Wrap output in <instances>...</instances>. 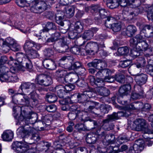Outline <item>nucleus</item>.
<instances>
[{"mask_svg":"<svg viewBox=\"0 0 153 153\" xmlns=\"http://www.w3.org/2000/svg\"><path fill=\"white\" fill-rule=\"evenodd\" d=\"M17 68L14 67H11L10 69L6 66H2L0 69V80L1 82H15L19 81V78L15 74Z\"/></svg>","mask_w":153,"mask_h":153,"instance_id":"1","label":"nucleus"},{"mask_svg":"<svg viewBox=\"0 0 153 153\" xmlns=\"http://www.w3.org/2000/svg\"><path fill=\"white\" fill-rule=\"evenodd\" d=\"M142 103L141 102H134L125 107L117 105V108L120 109H123L124 111H119L117 113L114 112L110 115L109 118L118 120L122 117H128L131 114L130 111L132 110L139 109L140 108L139 106Z\"/></svg>","mask_w":153,"mask_h":153,"instance_id":"2","label":"nucleus"},{"mask_svg":"<svg viewBox=\"0 0 153 153\" xmlns=\"http://www.w3.org/2000/svg\"><path fill=\"white\" fill-rule=\"evenodd\" d=\"M119 5L124 7L128 5L131 8H136L134 12L130 13L131 15L135 16L137 14L139 11L138 7L141 4V1L143 2L144 0H118Z\"/></svg>","mask_w":153,"mask_h":153,"instance_id":"3","label":"nucleus"},{"mask_svg":"<svg viewBox=\"0 0 153 153\" xmlns=\"http://www.w3.org/2000/svg\"><path fill=\"white\" fill-rule=\"evenodd\" d=\"M49 6V4L47 1L34 0L30 10L32 12L34 13H40L47 10Z\"/></svg>","mask_w":153,"mask_h":153,"instance_id":"4","label":"nucleus"},{"mask_svg":"<svg viewBox=\"0 0 153 153\" xmlns=\"http://www.w3.org/2000/svg\"><path fill=\"white\" fill-rule=\"evenodd\" d=\"M134 125L135 127L134 130L137 131H143L145 134H153V130L150 127H146V122L143 119L138 118L134 122Z\"/></svg>","mask_w":153,"mask_h":153,"instance_id":"5","label":"nucleus"},{"mask_svg":"<svg viewBox=\"0 0 153 153\" xmlns=\"http://www.w3.org/2000/svg\"><path fill=\"white\" fill-rule=\"evenodd\" d=\"M133 67H129L128 69L129 73L131 75L135 76V80L137 84L140 85H142L145 84L147 80V76L143 74H136V73L134 71Z\"/></svg>","mask_w":153,"mask_h":153,"instance_id":"6","label":"nucleus"},{"mask_svg":"<svg viewBox=\"0 0 153 153\" xmlns=\"http://www.w3.org/2000/svg\"><path fill=\"white\" fill-rule=\"evenodd\" d=\"M131 86L130 85L127 84L121 86L119 89V92L120 96L117 98V100L119 103L122 105H125L126 103V101H123V96L127 95L130 92Z\"/></svg>","mask_w":153,"mask_h":153,"instance_id":"7","label":"nucleus"},{"mask_svg":"<svg viewBox=\"0 0 153 153\" xmlns=\"http://www.w3.org/2000/svg\"><path fill=\"white\" fill-rule=\"evenodd\" d=\"M37 84L42 85L48 86L52 83L51 78L44 74H40L37 76L35 79Z\"/></svg>","mask_w":153,"mask_h":153,"instance_id":"8","label":"nucleus"},{"mask_svg":"<svg viewBox=\"0 0 153 153\" xmlns=\"http://www.w3.org/2000/svg\"><path fill=\"white\" fill-rule=\"evenodd\" d=\"M40 48L39 45L35 44L31 40H26L23 46V49L26 53L33 50L35 48L39 50Z\"/></svg>","mask_w":153,"mask_h":153,"instance_id":"9","label":"nucleus"},{"mask_svg":"<svg viewBox=\"0 0 153 153\" xmlns=\"http://www.w3.org/2000/svg\"><path fill=\"white\" fill-rule=\"evenodd\" d=\"M113 20V17H107L105 23V26L108 28H111L114 32H117L120 31L121 28V23L118 22L111 24L110 22V21Z\"/></svg>","mask_w":153,"mask_h":153,"instance_id":"10","label":"nucleus"},{"mask_svg":"<svg viewBox=\"0 0 153 153\" xmlns=\"http://www.w3.org/2000/svg\"><path fill=\"white\" fill-rule=\"evenodd\" d=\"M35 84L29 82H22L19 87V89L22 91V93H24L25 91L27 93H29L32 90H35Z\"/></svg>","mask_w":153,"mask_h":153,"instance_id":"11","label":"nucleus"},{"mask_svg":"<svg viewBox=\"0 0 153 153\" xmlns=\"http://www.w3.org/2000/svg\"><path fill=\"white\" fill-rule=\"evenodd\" d=\"M12 145L18 153H24L29 149L27 145L21 142L16 141Z\"/></svg>","mask_w":153,"mask_h":153,"instance_id":"12","label":"nucleus"},{"mask_svg":"<svg viewBox=\"0 0 153 153\" xmlns=\"http://www.w3.org/2000/svg\"><path fill=\"white\" fill-rule=\"evenodd\" d=\"M90 67H93L99 70H102L107 66L106 62L100 60L95 59L91 62L88 64Z\"/></svg>","mask_w":153,"mask_h":153,"instance_id":"13","label":"nucleus"},{"mask_svg":"<svg viewBox=\"0 0 153 153\" xmlns=\"http://www.w3.org/2000/svg\"><path fill=\"white\" fill-rule=\"evenodd\" d=\"M99 49L98 45L96 42H91L87 44L85 50L87 53L90 54L94 51H97Z\"/></svg>","mask_w":153,"mask_h":153,"instance_id":"14","label":"nucleus"},{"mask_svg":"<svg viewBox=\"0 0 153 153\" xmlns=\"http://www.w3.org/2000/svg\"><path fill=\"white\" fill-rule=\"evenodd\" d=\"M145 40V39L140 34L137 35L134 37L130 40V45L131 47L135 48V45L138 43Z\"/></svg>","mask_w":153,"mask_h":153,"instance_id":"15","label":"nucleus"},{"mask_svg":"<svg viewBox=\"0 0 153 153\" xmlns=\"http://www.w3.org/2000/svg\"><path fill=\"white\" fill-rule=\"evenodd\" d=\"M34 130L33 128L27 125L24 127L22 126L19 128L16 131V133L19 134H29L33 133Z\"/></svg>","mask_w":153,"mask_h":153,"instance_id":"16","label":"nucleus"},{"mask_svg":"<svg viewBox=\"0 0 153 153\" xmlns=\"http://www.w3.org/2000/svg\"><path fill=\"white\" fill-rule=\"evenodd\" d=\"M16 42L13 39L9 37L7 38L5 41L0 39V45H1L2 44V46L3 47L7 46L9 48Z\"/></svg>","mask_w":153,"mask_h":153,"instance_id":"17","label":"nucleus"},{"mask_svg":"<svg viewBox=\"0 0 153 153\" xmlns=\"http://www.w3.org/2000/svg\"><path fill=\"white\" fill-rule=\"evenodd\" d=\"M91 92L90 91H84L83 94H78L77 95L78 101L80 103H84L87 100V97H90L89 95Z\"/></svg>","mask_w":153,"mask_h":153,"instance_id":"18","label":"nucleus"},{"mask_svg":"<svg viewBox=\"0 0 153 153\" xmlns=\"http://www.w3.org/2000/svg\"><path fill=\"white\" fill-rule=\"evenodd\" d=\"M43 64L44 67L50 70H54L56 68L54 62L51 59L44 60L43 62Z\"/></svg>","mask_w":153,"mask_h":153,"instance_id":"19","label":"nucleus"},{"mask_svg":"<svg viewBox=\"0 0 153 153\" xmlns=\"http://www.w3.org/2000/svg\"><path fill=\"white\" fill-rule=\"evenodd\" d=\"M67 75V72L66 71L62 69H59L57 70L55 73V76L56 79L60 81V80L63 79L65 80L66 76Z\"/></svg>","mask_w":153,"mask_h":153,"instance_id":"20","label":"nucleus"},{"mask_svg":"<svg viewBox=\"0 0 153 153\" xmlns=\"http://www.w3.org/2000/svg\"><path fill=\"white\" fill-rule=\"evenodd\" d=\"M143 28L142 29V30H144L146 31V36L148 37H153V27L150 26L149 25H146L143 26V25H141L140 26V28Z\"/></svg>","mask_w":153,"mask_h":153,"instance_id":"21","label":"nucleus"},{"mask_svg":"<svg viewBox=\"0 0 153 153\" xmlns=\"http://www.w3.org/2000/svg\"><path fill=\"white\" fill-rule=\"evenodd\" d=\"M145 146L144 141L142 139H140L135 141L134 144V148L135 150H138L140 152L144 149Z\"/></svg>","mask_w":153,"mask_h":153,"instance_id":"22","label":"nucleus"},{"mask_svg":"<svg viewBox=\"0 0 153 153\" xmlns=\"http://www.w3.org/2000/svg\"><path fill=\"white\" fill-rule=\"evenodd\" d=\"M149 45L146 40L141 42L138 43L135 45V48L138 51H146L149 49Z\"/></svg>","mask_w":153,"mask_h":153,"instance_id":"23","label":"nucleus"},{"mask_svg":"<svg viewBox=\"0 0 153 153\" xmlns=\"http://www.w3.org/2000/svg\"><path fill=\"white\" fill-rule=\"evenodd\" d=\"M37 115L35 113H32L29 114L27 117L25 122L28 124H33L36 121Z\"/></svg>","mask_w":153,"mask_h":153,"instance_id":"24","label":"nucleus"},{"mask_svg":"<svg viewBox=\"0 0 153 153\" xmlns=\"http://www.w3.org/2000/svg\"><path fill=\"white\" fill-rule=\"evenodd\" d=\"M137 30L136 27L133 25H129L127 26L126 29V34L129 37L133 36Z\"/></svg>","mask_w":153,"mask_h":153,"instance_id":"25","label":"nucleus"},{"mask_svg":"<svg viewBox=\"0 0 153 153\" xmlns=\"http://www.w3.org/2000/svg\"><path fill=\"white\" fill-rule=\"evenodd\" d=\"M79 79L78 75L76 74L69 73L66 76L65 80L70 82H76Z\"/></svg>","mask_w":153,"mask_h":153,"instance_id":"26","label":"nucleus"},{"mask_svg":"<svg viewBox=\"0 0 153 153\" xmlns=\"http://www.w3.org/2000/svg\"><path fill=\"white\" fill-rule=\"evenodd\" d=\"M97 91L98 94L103 97L108 96L110 93L109 91L107 88L103 87L97 88Z\"/></svg>","mask_w":153,"mask_h":153,"instance_id":"27","label":"nucleus"},{"mask_svg":"<svg viewBox=\"0 0 153 153\" xmlns=\"http://www.w3.org/2000/svg\"><path fill=\"white\" fill-rule=\"evenodd\" d=\"M23 96V99H21L20 104L22 105L23 106H29L30 105L29 97L24 93H21L18 94Z\"/></svg>","mask_w":153,"mask_h":153,"instance_id":"28","label":"nucleus"},{"mask_svg":"<svg viewBox=\"0 0 153 153\" xmlns=\"http://www.w3.org/2000/svg\"><path fill=\"white\" fill-rule=\"evenodd\" d=\"M107 6L111 9H114L117 7L119 5L118 0H108Z\"/></svg>","mask_w":153,"mask_h":153,"instance_id":"29","label":"nucleus"},{"mask_svg":"<svg viewBox=\"0 0 153 153\" xmlns=\"http://www.w3.org/2000/svg\"><path fill=\"white\" fill-rule=\"evenodd\" d=\"M35 90H32L28 93L30 98L33 100L32 104L35 105L38 102L37 98L38 97L37 94L36 93Z\"/></svg>","mask_w":153,"mask_h":153,"instance_id":"30","label":"nucleus"},{"mask_svg":"<svg viewBox=\"0 0 153 153\" xmlns=\"http://www.w3.org/2000/svg\"><path fill=\"white\" fill-rule=\"evenodd\" d=\"M56 89L57 91V94L59 97L63 98L64 94L65 93V91L64 86L62 85H59L56 87Z\"/></svg>","mask_w":153,"mask_h":153,"instance_id":"31","label":"nucleus"},{"mask_svg":"<svg viewBox=\"0 0 153 153\" xmlns=\"http://www.w3.org/2000/svg\"><path fill=\"white\" fill-rule=\"evenodd\" d=\"M31 51L30 52L26 53H27V58L35 59L39 57V54L35 50Z\"/></svg>","mask_w":153,"mask_h":153,"instance_id":"32","label":"nucleus"},{"mask_svg":"<svg viewBox=\"0 0 153 153\" xmlns=\"http://www.w3.org/2000/svg\"><path fill=\"white\" fill-rule=\"evenodd\" d=\"M75 8L73 6L68 7L66 10L65 16L68 18L72 17L74 14Z\"/></svg>","mask_w":153,"mask_h":153,"instance_id":"33","label":"nucleus"},{"mask_svg":"<svg viewBox=\"0 0 153 153\" xmlns=\"http://www.w3.org/2000/svg\"><path fill=\"white\" fill-rule=\"evenodd\" d=\"M57 97L54 94H48L46 96V99L50 103H53L57 100Z\"/></svg>","mask_w":153,"mask_h":153,"instance_id":"34","label":"nucleus"},{"mask_svg":"<svg viewBox=\"0 0 153 153\" xmlns=\"http://www.w3.org/2000/svg\"><path fill=\"white\" fill-rule=\"evenodd\" d=\"M110 116V115L108 116V118L104 120L103 121V127L104 129L106 130L109 131L110 130L112 129L113 128L114 126V125L113 124H112L111 125V126L107 128L105 127V126H106V125L105 124L109 123L111 120H114V119H110L109 118Z\"/></svg>","mask_w":153,"mask_h":153,"instance_id":"35","label":"nucleus"},{"mask_svg":"<svg viewBox=\"0 0 153 153\" xmlns=\"http://www.w3.org/2000/svg\"><path fill=\"white\" fill-rule=\"evenodd\" d=\"M132 135V136H131L130 138L126 136L123 137H119L117 140V141L119 144H122L123 143L127 142L129 140H133L135 138L134 137H133V138H132V136L133 135Z\"/></svg>","mask_w":153,"mask_h":153,"instance_id":"36","label":"nucleus"},{"mask_svg":"<svg viewBox=\"0 0 153 153\" xmlns=\"http://www.w3.org/2000/svg\"><path fill=\"white\" fill-rule=\"evenodd\" d=\"M56 28L55 24L52 22H48L46 25V28L42 30L43 32H48L49 30L55 29Z\"/></svg>","mask_w":153,"mask_h":153,"instance_id":"37","label":"nucleus"},{"mask_svg":"<svg viewBox=\"0 0 153 153\" xmlns=\"http://www.w3.org/2000/svg\"><path fill=\"white\" fill-rule=\"evenodd\" d=\"M87 103L88 104H89L90 103H91V105L89 107L88 109V111H91L94 114H96L94 111L93 110L92 111V110H93L94 109H97V106H99V104L97 102L91 101H88Z\"/></svg>","mask_w":153,"mask_h":153,"instance_id":"38","label":"nucleus"},{"mask_svg":"<svg viewBox=\"0 0 153 153\" xmlns=\"http://www.w3.org/2000/svg\"><path fill=\"white\" fill-rule=\"evenodd\" d=\"M93 33L90 30H86L84 33L82 38L87 40H90L93 36Z\"/></svg>","mask_w":153,"mask_h":153,"instance_id":"39","label":"nucleus"},{"mask_svg":"<svg viewBox=\"0 0 153 153\" xmlns=\"http://www.w3.org/2000/svg\"><path fill=\"white\" fill-rule=\"evenodd\" d=\"M83 27L80 22H77L75 25L74 31L78 33L82 32Z\"/></svg>","mask_w":153,"mask_h":153,"instance_id":"40","label":"nucleus"},{"mask_svg":"<svg viewBox=\"0 0 153 153\" xmlns=\"http://www.w3.org/2000/svg\"><path fill=\"white\" fill-rule=\"evenodd\" d=\"M117 51L119 55L121 56L127 54L128 53L129 50L126 47H122L119 48Z\"/></svg>","mask_w":153,"mask_h":153,"instance_id":"41","label":"nucleus"},{"mask_svg":"<svg viewBox=\"0 0 153 153\" xmlns=\"http://www.w3.org/2000/svg\"><path fill=\"white\" fill-rule=\"evenodd\" d=\"M99 106H100V110L102 114H104L105 113H108V105L103 103L100 105H99Z\"/></svg>","mask_w":153,"mask_h":153,"instance_id":"42","label":"nucleus"},{"mask_svg":"<svg viewBox=\"0 0 153 153\" xmlns=\"http://www.w3.org/2000/svg\"><path fill=\"white\" fill-rule=\"evenodd\" d=\"M115 79V77H114L113 76H105L104 79H101L100 80L102 81V85H103L104 81L109 82H112Z\"/></svg>","mask_w":153,"mask_h":153,"instance_id":"43","label":"nucleus"},{"mask_svg":"<svg viewBox=\"0 0 153 153\" xmlns=\"http://www.w3.org/2000/svg\"><path fill=\"white\" fill-rule=\"evenodd\" d=\"M134 91L139 94L142 93V97H144V95L143 88L140 85H136L134 87Z\"/></svg>","mask_w":153,"mask_h":153,"instance_id":"44","label":"nucleus"},{"mask_svg":"<svg viewBox=\"0 0 153 153\" xmlns=\"http://www.w3.org/2000/svg\"><path fill=\"white\" fill-rule=\"evenodd\" d=\"M81 111H77V112L74 113V112H69L68 114V117L71 120H74L76 117L79 116V114H81Z\"/></svg>","mask_w":153,"mask_h":153,"instance_id":"45","label":"nucleus"},{"mask_svg":"<svg viewBox=\"0 0 153 153\" xmlns=\"http://www.w3.org/2000/svg\"><path fill=\"white\" fill-rule=\"evenodd\" d=\"M1 137L4 141H11L13 137V134H2Z\"/></svg>","mask_w":153,"mask_h":153,"instance_id":"46","label":"nucleus"},{"mask_svg":"<svg viewBox=\"0 0 153 153\" xmlns=\"http://www.w3.org/2000/svg\"><path fill=\"white\" fill-rule=\"evenodd\" d=\"M53 51L50 48L46 49L44 51V56L47 57L51 56L53 55Z\"/></svg>","mask_w":153,"mask_h":153,"instance_id":"47","label":"nucleus"},{"mask_svg":"<svg viewBox=\"0 0 153 153\" xmlns=\"http://www.w3.org/2000/svg\"><path fill=\"white\" fill-rule=\"evenodd\" d=\"M96 74V76L97 79V81H99L100 83H102V81H101V79H103V76L104 73L102 72V70H100Z\"/></svg>","mask_w":153,"mask_h":153,"instance_id":"48","label":"nucleus"},{"mask_svg":"<svg viewBox=\"0 0 153 153\" xmlns=\"http://www.w3.org/2000/svg\"><path fill=\"white\" fill-rule=\"evenodd\" d=\"M76 129L79 131V133H81V131H88L89 129H88L86 126H85L84 125L82 124H76L75 126Z\"/></svg>","mask_w":153,"mask_h":153,"instance_id":"49","label":"nucleus"},{"mask_svg":"<svg viewBox=\"0 0 153 153\" xmlns=\"http://www.w3.org/2000/svg\"><path fill=\"white\" fill-rule=\"evenodd\" d=\"M147 17L149 20L153 19V7L148 8Z\"/></svg>","mask_w":153,"mask_h":153,"instance_id":"50","label":"nucleus"},{"mask_svg":"<svg viewBox=\"0 0 153 153\" xmlns=\"http://www.w3.org/2000/svg\"><path fill=\"white\" fill-rule=\"evenodd\" d=\"M45 108L47 111L49 112H54L56 110V107L54 105H51L49 106H46Z\"/></svg>","mask_w":153,"mask_h":153,"instance_id":"51","label":"nucleus"},{"mask_svg":"<svg viewBox=\"0 0 153 153\" xmlns=\"http://www.w3.org/2000/svg\"><path fill=\"white\" fill-rule=\"evenodd\" d=\"M131 48L132 49H131V56L134 58L136 57L137 56H138L139 55V53L138 52V51H137L136 49V48Z\"/></svg>","mask_w":153,"mask_h":153,"instance_id":"52","label":"nucleus"},{"mask_svg":"<svg viewBox=\"0 0 153 153\" xmlns=\"http://www.w3.org/2000/svg\"><path fill=\"white\" fill-rule=\"evenodd\" d=\"M99 15L101 18L104 19L106 17L108 16L107 12L105 9L101 8L99 11Z\"/></svg>","mask_w":153,"mask_h":153,"instance_id":"53","label":"nucleus"},{"mask_svg":"<svg viewBox=\"0 0 153 153\" xmlns=\"http://www.w3.org/2000/svg\"><path fill=\"white\" fill-rule=\"evenodd\" d=\"M88 80L91 84L92 85H100V84H98L100 82L99 81H97V80H95L94 76H90L88 78Z\"/></svg>","mask_w":153,"mask_h":153,"instance_id":"54","label":"nucleus"},{"mask_svg":"<svg viewBox=\"0 0 153 153\" xmlns=\"http://www.w3.org/2000/svg\"><path fill=\"white\" fill-rule=\"evenodd\" d=\"M115 80L118 82L124 83L125 82V76L123 75H116Z\"/></svg>","mask_w":153,"mask_h":153,"instance_id":"55","label":"nucleus"},{"mask_svg":"<svg viewBox=\"0 0 153 153\" xmlns=\"http://www.w3.org/2000/svg\"><path fill=\"white\" fill-rule=\"evenodd\" d=\"M81 63L79 62H76L74 64L72 65L71 68H69V70H75L77 69L81 66Z\"/></svg>","mask_w":153,"mask_h":153,"instance_id":"56","label":"nucleus"},{"mask_svg":"<svg viewBox=\"0 0 153 153\" xmlns=\"http://www.w3.org/2000/svg\"><path fill=\"white\" fill-rule=\"evenodd\" d=\"M12 51H19L20 49V46L17 44L16 42L12 45L9 48Z\"/></svg>","mask_w":153,"mask_h":153,"instance_id":"57","label":"nucleus"},{"mask_svg":"<svg viewBox=\"0 0 153 153\" xmlns=\"http://www.w3.org/2000/svg\"><path fill=\"white\" fill-rule=\"evenodd\" d=\"M141 97H142V93H141L140 94H139L135 92V93H132L130 100H135Z\"/></svg>","mask_w":153,"mask_h":153,"instance_id":"58","label":"nucleus"},{"mask_svg":"<svg viewBox=\"0 0 153 153\" xmlns=\"http://www.w3.org/2000/svg\"><path fill=\"white\" fill-rule=\"evenodd\" d=\"M55 17L57 23L59 25H60L61 26H63L64 23L62 21L63 19V17L60 16H57Z\"/></svg>","mask_w":153,"mask_h":153,"instance_id":"59","label":"nucleus"},{"mask_svg":"<svg viewBox=\"0 0 153 153\" xmlns=\"http://www.w3.org/2000/svg\"><path fill=\"white\" fill-rule=\"evenodd\" d=\"M74 85L72 84L66 85L64 87V88L65 91H66V92L69 91H71L72 90L74 89Z\"/></svg>","mask_w":153,"mask_h":153,"instance_id":"60","label":"nucleus"},{"mask_svg":"<svg viewBox=\"0 0 153 153\" xmlns=\"http://www.w3.org/2000/svg\"><path fill=\"white\" fill-rule=\"evenodd\" d=\"M70 108H69L70 111H71V112H74L75 113L77 112V111H80L78 108L77 106L76 105H72L71 106H70Z\"/></svg>","mask_w":153,"mask_h":153,"instance_id":"61","label":"nucleus"},{"mask_svg":"<svg viewBox=\"0 0 153 153\" xmlns=\"http://www.w3.org/2000/svg\"><path fill=\"white\" fill-rule=\"evenodd\" d=\"M91 9L94 11L95 12H97L99 11L102 8L99 5H93L91 7Z\"/></svg>","mask_w":153,"mask_h":153,"instance_id":"62","label":"nucleus"},{"mask_svg":"<svg viewBox=\"0 0 153 153\" xmlns=\"http://www.w3.org/2000/svg\"><path fill=\"white\" fill-rule=\"evenodd\" d=\"M60 36V34L59 33L56 32L54 33L52 36V37L51 39V41L53 42L56 41L58 39H59Z\"/></svg>","mask_w":153,"mask_h":153,"instance_id":"63","label":"nucleus"},{"mask_svg":"<svg viewBox=\"0 0 153 153\" xmlns=\"http://www.w3.org/2000/svg\"><path fill=\"white\" fill-rule=\"evenodd\" d=\"M7 60V58L6 56H2L0 59V69L2 66H5L2 65V64L6 63Z\"/></svg>","mask_w":153,"mask_h":153,"instance_id":"64","label":"nucleus"}]
</instances>
